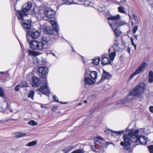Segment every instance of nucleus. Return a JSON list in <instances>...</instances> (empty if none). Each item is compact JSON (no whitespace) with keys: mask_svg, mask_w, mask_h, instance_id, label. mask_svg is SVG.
<instances>
[{"mask_svg":"<svg viewBox=\"0 0 153 153\" xmlns=\"http://www.w3.org/2000/svg\"><path fill=\"white\" fill-rule=\"evenodd\" d=\"M131 43V44L134 46V45H136L135 44H134V42H132Z\"/></svg>","mask_w":153,"mask_h":153,"instance_id":"57","label":"nucleus"},{"mask_svg":"<svg viewBox=\"0 0 153 153\" xmlns=\"http://www.w3.org/2000/svg\"><path fill=\"white\" fill-rule=\"evenodd\" d=\"M37 143V142L36 141H33L28 143L26 145V146L30 147L35 145Z\"/></svg>","mask_w":153,"mask_h":153,"instance_id":"28","label":"nucleus"},{"mask_svg":"<svg viewBox=\"0 0 153 153\" xmlns=\"http://www.w3.org/2000/svg\"><path fill=\"white\" fill-rule=\"evenodd\" d=\"M30 84L33 87H38L41 83L39 79L36 76L32 77L30 80Z\"/></svg>","mask_w":153,"mask_h":153,"instance_id":"9","label":"nucleus"},{"mask_svg":"<svg viewBox=\"0 0 153 153\" xmlns=\"http://www.w3.org/2000/svg\"><path fill=\"white\" fill-rule=\"evenodd\" d=\"M118 11L121 13H125L126 12L125 10V7L123 6H120L118 7Z\"/></svg>","mask_w":153,"mask_h":153,"instance_id":"26","label":"nucleus"},{"mask_svg":"<svg viewBox=\"0 0 153 153\" xmlns=\"http://www.w3.org/2000/svg\"><path fill=\"white\" fill-rule=\"evenodd\" d=\"M41 42L43 43V45L44 46L46 45L50 40V39L49 37H46L45 36H42L41 39Z\"/></svg>","mask_w":153,"mask_h":153,"instance_id":"19","label":"nucleus"},{"mask_svg":"<svg viewBox=\"0 0 153 153\" xmlns=\"http://www.w3.org/2000/svg\"><path fill=\"white\" fill-rule=\"evenodd\" d=\"M53 100L56 102H59L58 99L57 98V97L56 96V95H54L53 96Z\"/></svg>","mask_w":153,"mask_h":153,"instance_id":"46","label":"nucleus"},{"mask_svg":"<svg viewBox=\"0 0 153 153\" xmlns=\"http://www.w3.org/2000/svg\"><path fill=\"white\" fill-rule=\"evenodd\" d=\"M111 50V49L109 50V57L111 60H113L116 56V53L115 51L111 52L110 51Z\"/></svg>","mask_w":153,"mask_h":153,"instance_id":"20","label":"nucleus"},{"mask_svg":"<svg viewBox=\"0 0 153 153\" xmlns=\"http://www.w3.org/2000/svg\"><path fill=\"white\" fill-rule=\"evenodd\" d=\"M130 39H131V43L134 42L133 39V38L131 37V38H130Z\"/></svg>","mask_w":153,"mask_h":153,"instance_id":"54","label":"nucleus"},{"mask_svg":"<svg viewBox=\"0 0 153 153\" xmlns=\"http://www.w3.org/2000/svg\"><path fill=\"white\" fill-rule=\"evenodd\" d=\"M130 50L131 49L130 48H129V47H128L127 50V51L129 54H130Z\"/></svg>","mask_w":153,"mask_h":153,"instance_id":"50","label":"nucleus"},{"mask_svg":"<svg viewBox=\"0 0 153 153\" xmlns=\"http://www.w3.org/2000/svg\"><path fill=\"white\" fill-rule=\"evenodd\" d=\"M89 1L88 0H85L84 2V4L86 6H88L89 3Z\"/></svg>","mask_w":153,"mask_h":153,"instance_id":"45","label":"nucleus"},{"mask_svg":"<svg viewBox=\"0 0 153 153\" xmlns=\"http://www.w3.org/2000/svg\"><path fill=\"white\" fill-rule=\"evenodd\" d=\"M43 84L44 85H42L39 89V91L41 92L44 94H45L49 91L48 88V82L45 79L43 81Z\"/></svg>","mask_w":153,"mask_h":153,"instance_id":"8","label":"nucleus"},{"mask_svg":"<svg viewBox=\"0 0 153 153\" xmlns=\"http://www.w3.org/2000/svg\"><path fill=\"white\" fill-rule=\"evenodd\" d=\"M0 74H4V73L3 72H0Z\"/></svg>","mask_w":153,"mask_h":153,"instance_id":"59","label":"nucleus"},{"mask_svg":"<svg viewBox=\"0 0 153 153\" xmlns=\"http://www.w3.org/2000/svg\"><path fill=\"white\" fill-rule=\"evenodd\" d=\"M84 81L85 84L92 85L94 84L95 82L89 78L85 77L84 78Z\"/></svg>","mask_w":153,"mask_h":153,"instance_id":"17","label":"nucleus"},{"mask_svg":"<svg viewBox=\"0 0 153 153\" xmlns=\"http://www.w3.org/2000/svg\"><path fill=\"white\" fill-rule=\"evenodd\" d=\"M90 76L92 79L95 80L96 79L97 76V72L94 71L91 72L90 73Z\"/></svg>","mask_w":153,"mask_h":153,"instance_id":"25","label":"nucleus"},{"mask_svg":"<svg viewBox=\"0 0 153 153\" xmlns=\"http://www.w3.org/2000/svg\"><path fill=\"white\" fill-rule=\"evenodd\" d=\"M31 21L30 19H25L24 21L23 24V27L26 31L27 32V36L30 34V39H37L40 35L39 32L36 30L33 31L31 32L30 31L31 27Z\"/></svg>","mask_w":153,"mask_h":153,"instance_id":"4","label":"nucleus"},{"mask_svg":"<svg viewBox=\"0 0 153 153\" xmlns=\"http://www.w3.org/2000/svg\"><path fill=\"white\" fill-rule=\"evenodd\" d=\"M39 104L41 105V107L42 108H48V107L46 106V105H43L41 104Z\"/></svg>","mask_w":153,"mask_h":153,"instance_id":"47","label":"nucleus"},{"mask_svg":"<svg viewBox=\"0 0 153 153\" xmlns=\"http://www.w3.org/2000/svg\"><path fill=\"white\" fill-rule=\"evenodd\" d=\"M71 153H84L83 148L78 149L72 152Z\"/></svg>","mask_w":153,"mask_h":153,"instance_id":"29","label":"nucleus"},{"mask_svg":"<svg viewBox=\"0 0 153 153\" xmlns=\"http://www.w3.org/2000/svg\"><path fill=\"white\" fill-rule=\"evenodd\" d=\"M28 52L29 54L30 55H32L33 56H36V53L35 52L32 51L30 50H29Z\"/></svg>","mask_w":153,"mask_h":153,"instance_id":"39","label":"nucleus"},{"mask_svg":"<svg viewBox=\"0 0 153 153\" xmlns=\"http://www.w3.org/2000/svg\"><path fill=\"white\" fill-rule=\"evenodd\" d=\"M132 18L134 20V21H137L138 20V19L137 17L133 14L132 15Z\"/></svg>","mask_w":153,"mask_h":153,"instance_id":"44","label":"nucleus"},{"mask_svg":"<svg viewBox=\"0 0 153 153\" xmlns=\"http://www.w3.org/2000/svg\"><path fill=\"white\" fill-rule=\"evenodd\" d=\"M146 0L147 1H151V0Z\"/></svg>","mask_w":153,"mask_h":153,"instance_id":"64","label":"nucleus"},{"mask_svg":"<svg viewBox=\"0 0 153 153\" xmlns=\"http://www.w3.org/2000/svg\"><path fill=\"white\" fill-rule=\"evenodd\" d=\"M149 111L152 113H153V106H150L149 108Z\"/></svg>","mask_w":153,"mask_h":153,"instance_id":"48","label":"nucleus"},{"mask_svg":"<svg viewBox=\"0 0 153 153\" xmlns=\"http://www.w3.org/2000/svg\"><path fill=\"white\" fill-rule=\"evenodd\" d=\"M53 56H56L55 54L53 53H51Z\"/></svg>","mask_w":153,"mask_h":153,"instance_id":"62","label":"nucleus"},{"mask_svg":"<svg viewBox=\"0 0 153 153\" xmlns=\"http://www.w3.org/2000/svg\"><path fill=\"white\" fill-rule=\"evenodd\" d=\"M138 27L137 26H135L133 29V31L134 33L135 34L138 29Z\"/></svg>","mask_w":153,"mask_h":153,"instance_id":"42","label":"nucleus"},{"mask_svg":"<svg viewBox=\"0 0 153 153\" xmlns=\"http://www.w3.org/2000/svg\"><path fill=\"white\" fill-rule=\"evenodd\" d=\"M20 87H21L20 84L17 85L15 88V91H18L19 90Z\"/></svg>","mask_w":153,"mask_h":153,"instance_id":"43","label":"nucleus"},{"mask_svg":"<svg viewBox=\"0 0 153 153\" xmlns=\"http://www.w3.org/2000/svg\"><path fill=\"white\" fill-rule=\"evenodd\" d=\"M134 47L135 50L136 49V45H134Z\"/></svg>","mask_w":153,"mask_h":153,"instance_id":"56","label":"nucleus"},{"mask_svg":"<svg viewBox=\"0 0 153 153\" xmlns=\"http://www.w3.org/2000/svg\"><path fill=\"white\" fill-rule=\"evenodd\" d=\"M126 0H121V1L122 2H123L125 1H126Z\"/></svg>","mask_w":153,"mask_h":153,"instance_id":"55","label":"nucleus"},{"mask_svg":"<svg viewBox=\"0 0 153 153\" xmlns=\"http://www.w3.org/2000/svg\"><path fill=\"white\" fill-rule=\"evenodd\" d=\"M138 74L137 73L136 71H134L132 74L129 77V79H132L133 77L134 76H135V75H137Z\"/></svg>","mask_w":153,"mask_h":153,"instance_id":"37","label":"nucleus"},{"mask_svg":"<svg viewBox=\"0 0 153 153\" xmlns=\"http://www.w3.org/2000/svg\"><path fill=\"white\" fill-rule=\"evenodd\" d=\"M35 59H36V62L37 63H38V62H39V59H37L36 57H35Z\"/></svg>","mask_w":153,"mask_h":153,"instance_id":"52","label":"nucleus"},{"mask_svg":"<svg viewBox=\"0 0 153 153\" xmlns=\"http://www.w3.org/2000/svg\"><path fill=\"white\" fill-rule=\"evenodd\" d=\"M139 132L138 130H130L128 134H124V141L121 142L120 143V145L123 146L125 149H128L131 146V142L135 143L138 140Z\"/></svg>","mask_w":153,"mask_h":153,"instance_id":"2","label":"nucleus"},{"mask_svg":"<svg viewBox=\"0 0 153 153\" xmlns=\"http://www.w3.org/2000/svg\"><path fill=\"white\" fill-rule=\"evenodd\" d=\"M34 93L33 91H30L28 94V97L31 99H33Z\"/></svg>","mask_w":153,"mask_h":153,"instance_id":"34","label":"nucleus"},{"mask_svg":"<svg viewBox=\"0 0 153 153\" xmlns=\"http://www.w3.org/2000/svg\"><path fill=\"white\" fill-rule=\"evenodd\" d=\"M101 57L102 58L101 60V63L102 65H105L111 63L109 57L105 56L104 55H102Z\"/></svg>","mask_w":153,"mask_h":153,"instance_id":"14","label":"nucleus"},{"mask_svg":"<svg viewBox=\"0 0 153 153\" xmlns=\"http://www.w3.org/2000/svg\"><path fill=\"white\" fill-rule=\"evenodd\" d=\"M51 23L54 30L56 31L57 33L58 34V32L59 30L58 25L56 22L53 21H51Z\"/></svg>","mask_w":153,"mask_h":153,"instance_id":"16","label":"nucleus"},{"mask_svg":"<svg viewBox=\"0 0 153 153\" xmlns=\"http://www.w3.org/2000/svg\"><path fill=\"white\" fill-rule=\"evenodd\" d=\"M20 84L21 87H26L27 86V82L26 81L21 82Z\"/></svg>","mask_w":153,"mask_h":153,"instance_id":"32","label":"nucleus"},{"mask_svg":"<svg viewBox=\"0 0 153 153\" xmlns=\"http://www.w3.org/2000/svg\"><path fill=\"white\" fill-rule=\"evenodd\" d=\"M14 120V119H10V120H8L7 121H10V120Z\"/></svg>","mask_w":153,"mask_h":153,"instance_id":"60","label":"nucleus"},{"mask_svg":"<svg viewBox=\"0 0 153 153\" xmlns=\"http://www.w3.org/2000/svg\"><path fill=\"white\" fill-rule=\"evenodd\" d=\"M134 38L136 39V40L137 39V35H136L134 36Z\"/></svg>","mask_w":153,"mask_h":153,"instance_id":"53","label":"nucleus"},{"mask_svg":"<svg viewBox=\"0 0 153 153\" xmlns=\"http://www.w3.org/2000/svg\"><path fill=\"white\" fill-rule=\"evenodd\" d=\"M45 13L47 17L49 18H52L55 14V12L50 8H45Z\"/></svg>","mask_w":153,"mask_h":153,"instance_id":"11","label":"nucleus"},{"mask_svg":"<svg viewBox=\"0 0 153 153\" xmlns=\"http://www.w3.org/2000/svg\"><path fill=\"white\" fill-rule=\"evenodd\" d=\"M74 148L73 146L65 147L62 149V150L65 153H67Z\"/></svg>","mask_w":153,"mask_h":153,"instance_id":"21","label":"nucleus"},{"mask_svg":"<svg viewBox=\"0 0 153 153\" xmlns=\"http://www.w3.org/2000/svg\"><path fill=\"white\" fill-rule=\"evenodd\" d=\"M91 148L92 150L95 152H96L97 153H99L101 151H100V150L98 149V148L97 147H96V146H91Z\"/></svg>","mask_w":153,"mask_h":153,"instance_id":"30","label":"nucleus"},{"mask_svg":"<svg viewBox=\"0 0 153 153\" xmlns=\"http://www.w3.org/2000/svg\"><path fill=\"white\" fill-rule=\"evenodd\" d=\"M4 105L1 107V108L4 109L7 108L8 107V104L7 102H6V100L4 101V102L3 103Z\"/></svg>","mask_w":153,"mask_h":153,"instance_id":"33","label":"nucleus"},{"mask_svg":"<svg viewBox=\"0 0 153 153\" xmlns=\"http://www.w3.org/2000/svg\"><path fill=\"white\" fill-rule=\"evenodd\" d=\"M28 123L32 126H34L35 125H37L38 123L37 122L33 120H32L28 122Z\"/></svg>","mask_w":153,"mask_h":153,"instance_id":"31","label":"nucleus"},{"mask_svg":"<svg viewBox=\"0 0 153 153\" xmlns=\"http://www.w3.org/2000/svg\"><path fill=\"white\" fill-rule=\"evenodd\" d=\"M146 88V85L143 83H140L138 84L130 92L129 95L128 96V100L131 101L134 99V96L139 97L143 93Z\"/></svg>","mask_w":153,"mask_h":153,"instance_id":"3","label":"nucleus"},{"mask_svg":"<svg viewBox=\"0 0 153 153\" xmlns=\"http://www.w3.org/2000/svg\"><path fill=\"white\" fill-rule=\"evenodd\" d=\"M109 143V142H106V144H107V145H108V143Z\"/></svg>","mask_w":153,"mask_h":153,"instance_id":"63","label":"nucleus"},{"mask_svg":"<svg viewBox=\"0 0 153 153\" xmlns=\"http://www.w3.org/2000/svg\"><path fill=\"white\" fill-rule=\"evenodd\" d=\"M38 72L42 74L41 77L42 78H45L46 77V74L48 73V69L47 67H41L38 68Z\"/></svg>","mask_w":153,"mask_h":153,"instance_id":"10","label":"nucleus"},{"mask_svg":"<svg viewBox=\"0 0 153 153\" xmlns=\"http://www.w3.org/2000/svg\"><path fill=\"white\" fill-rule=\"evenodd\" d=\"M30 34L27 36V40L30 47L33 50L40 51L44 49V45L41 42L30 39Z\"/></svg>","mask_w":153,"mask_h":153,"instance_id":"6","label":"nucleus"},{"mask_svg":"<svg viewBox=\"0 0 153 153\" xmlns=\"http://www.w3.org/2000/svg\"><path fill=\"white\" fill-rule=\"evenodd\" d=\"M138 140L142 145L146 144L147 141V139L146 137L142 136L138 137Z\"/></svg>","mask_w":153,"mask_h":153,"instance_id":"15","label":"nucleus"},{"mask_svg":"<svg viewBox=\"0 0 153 153\" xmlns=\"http://www.w3.org/2000/svg\"><path fill=\"white\" fill-rule=\"evenodd\" d=\"M87 101L86 100H85L84 101V102L85 103H86L87 102Z\"/></svg>","mask_w":153,"mask_h":153,"instance_id":"58","label":"nucleus"},{"mask_svg":"<svg viewBox=\"0 0 153 153\" xmlns=\"http://www.w3.org/2000/svg\"><path fill=\"white\" fill-rule=\"evenodd\" d=\"M111 77V75L109 73L103 71V73L102 75V78L99 81V82L101 83L104 79H109Z\"/></svg>","mask_w":153,"mask_h":153,"instance_id":"13","label":"nucleus"},{"mask_svg":"<svg viewBox=\"0 0 153 153\" xmlns=\"http://www.w3.org/2000/svg\"><path fill=\"white\" fill-rule=\"evenodd\" d=\"M149 81L151 83L153 82V72L150 71L149 73Z\"/></svg>","mask_w":153,"mask_h":153,"instance_id":"22","label":"nucleus"},{"mask_svg":"<svg viewBox=\"0 0 153 153\" xmlns=\"http://www.w3.org/2000/svg\"><path fill=\"white\" fill-rule=\"evenodd\" d=\"M92 5H93L91 1H89V4H88V6H92Z\"/></svg>","mask_w":153,"mask_h":153,"instance_id":"51","label":"nucleus"},{"mask_svg":"<svg viewBox=\"0 0 153 153\" xmlns=\"http://www.w3.org/2000/svg\"><path fill=\"white\" fill-rule=\"evenodd\" d=\"M150 153H153V145H150L148 147Z\"/></svg>","mask_w":153,"mask_h":153,"instance_id":"38","label":"nucleus"},{"mask_svg":"<svg viewBox=\"0 0 153 153\" xmlns=\"http://www.w3.org/2000/svg\"><path fill=\"white\" fill-rule=\"evenodd\" d=\"M126 102V101L125 100H121L118 101L117 104L123 105Z\"/></svg>","mask_w":153,"mask_h":153,"instance_id":"40","label":"nucleus"},{"mask_svg":"<svg viewBox=\"0 0 153 153\" xmlns=\"http://www.w3.org/2000/svg\"><path fill=\"white\" fill-rule=\"evenodd\" d=\"M121 42L120 40L116 39L112 46L113 50L116 51H119L122 50L124 48V45L122 44H120Z\"/></svg>","mask_w":153,"mask_h":153,"instance_id":"7","label":"nucleus"},{"mask_svg":"<svg viewBox=\"0 0 153 153\" xmlns=\"http://www.w3.org/2000/svg\"><path fill=\"white\" fill-rule=\"evenodd\" d=\"M147 66V63L145 62H143L138 67L136 71L138 74H139L144 71Z\"/></svg>","mask_w":153,"mask_h":153,"instance_id":"12","label":"nucleus"},{"mask_svg":"<svg viewBox=\"0 0 153 153\" xmlns=\"http://www.w3.org/2000/svg\"><path fill=\"white\" fill-rule=\"evenodd\" d=\"M94 143L96 146L98 148V149L100 150V151H101L102 146V142L99 141L97 140H95L94 141Z\"/></svg>","mask_w":153,"mask_h":153,"instance_id":"18","label":"nucleus"},{"mask_svg":"<svg viewBox=\"0 0 153 153\" xmlns=\"http://www.w3.org/2000/svg\"><path fill=\"white\" fill-rule=\"evenodd\" d=\"M4 95L3 90L0 88V96L2 97H3Z\"/></svg>","mask_w":153,"mask_h":153,"instance_id":"41","label":"nucleus"},{"mask_svg":"<svg viewBox=\"0 0 153 153\" xmlns=\"http://www.w3.org/2000/svg\"><path fill=\"white\" fill-rule=\"evenodd\" d=\"M63 3L65 4L70 5L73 2V0H62Z\"/></svg>","mask_w":153,"mask_h":153,"instance_id":"27","label":"nucleus"},{"mask_svg":"<svg viewBox=\"0 0 153 153\" xmlns=\"http://www.w3.org/2000/svg\"><path fill=\"white\" fill-rule=\"evenodd\" d=\"M97 138L98 140H102L103 141L104 140V139L102 138L101 137L98 136L97 137Z\"/></svg>","mask_w":153,"mask_h":153,"instance_id":"49","label":"nucleus"},{"mask_svg":"<svg viewBox=\"0 0 153 153\" xmlns=\"http://www.w3.org/2000/svg\"><path fill=\"white\" fill-rule=\"evenodd\" d=\"M112 132L113 133H114L116 134H117L118 135H121L123 134V133H124V131H113Z\"/></svg>","mask_w":153,"mask_h":153,"instance_id":"36","label":"nucleus"},{"mask_svg":"<svg viewBox=\"0 0 153 153\" xmlns=\"http://www.w3.org/2000/svg\"><path fill=\"white\" fill-rule=\"evenodd\" d=\"M120 19V16L119 14L111 16L108 18L109 24L113 30V31L116 36H120L122 33L118 28L121 26L127 25V23L124 21L117 20Z\"/></svg>","mask_w":153,"mask_h":153,"instance_id":"1","label":"nucleus"},{"mask_svg":"<svg viewBox=\"0 0 153 153\" xmlns=\"http://www.w3.org/2000/svg\"><path fill=\"white\" fill-rule=\"evenodd\" d=\"M15 136L16 137H22L26 136V134L22 132H17L15 133Z\"/></svg>","mask_w":153,"mask_h":153,"instance_id":"24","label":"nucleus"},{"mask_svg":"<svg viewBox=\"0 0 153 153\" xmlns=\"http://www.w3.org/2000/svg\"><path fill=\"white\" fill-rule=\"evenodd\" d=\"M9 111H10V112H13V111H12V109H10L9 110Z\"/></svg>","mask_w":153,"mask_h":153,"instance_id":"61","label":"nucleus"},{"mask_svg":"<svg viewBox=\"0 0 153 153\" xmlns=\"http://www.w3.org/2000/svg\"><path fill=\"white\" fill-rule=\"evenodd\" d=\"M76 2H74L73 3L76 4H82L83 1H84V0H76Z\"/></svg>","mask_w":153,"mask_h":153,"instance_id":"35","label":"nucleus"},{"mask_svg":"<svg viewBox=\"0 0 153 153\" xmlns=\"http://www.w3.org/2000/svg\"><path fill=\"white\" fill-rule=\"evenodd\" d=\"M100 60V58L99 57H95L92 59V62L94 65H98L99 64V62Z\"/></svg>","mask_w":153,"mask_h":153,"instance_id":"23","label":"nucleus"},{"mask_svg":"<svg viewBox=\"0 0 153 153\" xmlns=\"http://www.w3.org/2000/svg\"><path fill=\"white\" fill-rule=\"evenodd\" d=\"M31 7V4L30 2H27L22 6L21 10L16 11V14L18 19L21 21L23 20L24 17L27 16L26 12L28 11Z\"/></svg>","mask_w":153,"mask_h":153,"instance_id":"5","label":"nucleus"}]
</instances>
